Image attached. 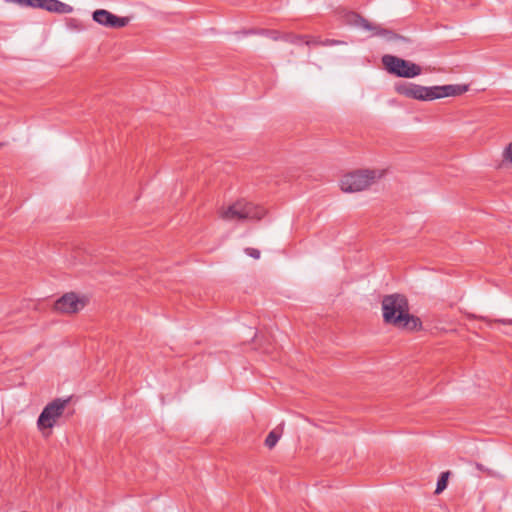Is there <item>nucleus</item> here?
<instances>
[{"mask_svg":"<svg viewBox=\"0 0 512 512\" xmlns=\"http://www.w3.org/2000/svg\"><path fill=\"white\" fill-rule=\"evenodd\" d=\"M395 90L398 94L411 99L432 101L435 99L462 95L468 91V86L448 84L428 87L414 83H397L395 85Z\"/></svg>","mask_w":512,"mask_h":512,"instance_id":"1","label":"nucleus"},{"mask_svg":"<svg viewBox=\"0 0 512 512\" xmlns=\"http://www.w3.org/2000/svg\"><path fill=\"white\" fill-rule=\"evenodd\" d=\"M382 309L384 321L388 324L409 331L417 330L421 326L420 320L409 314L408 302L403 295L385 296L382 301Z\"/></svg>","mask_w":512,"mask_h":512,"instance_id":"2","label":"nucleus"},{"mask_svg":"<svg viewBox=\"0 0 512 512\" xmlns=\"http://www.w3.org/2000/svg\"><path fill=\"white\" fill-rule=\"evenodd\" d=\"M449 475H450V473L448 471L443 472L440 475V477L437 481V486H436V490H435L436 494H440L442 491H444L446 489Z\"/></svg>","mask_w":512,"mask_h":512,"instance_id":"11","label":"nucleus"},{"mask_svg":"<svg viewBox=\"0 0 512 512\" xmlns=\"http://www.w3.org/2000/svg\"><path fill=\"white\" fill-rule=\"evenodd\" d=\"M245 252L254 259H258L260 257V251L255 248H246Z\"/></svg>","mask_w":512,"mask_h":512,"instance_id":"13","label":"nucleus"},{"mask_svg":"<svg viewBox=\"0 0 512 512\" xmlns=\"http://www.w3.org/2000/svg\"><path fill=\"white\" fill-rule=\"evenodd\" d=\"M503 159L512 164V142L503 151Z\"/></svg>","mask_w":512,"mask_h":512,"instance_id":"12","label":"nucleus"},{"mask_svg":"<svg viewBox=\"0 0 512 512\" xmlns=\"http://www.w3.org/2000/svg\"><path fill=\"white\" fill-rule=\"evenodd\" d=\"M68 402L69 399L58 398L47 404L37 420L38 428L40 430L53 428L62 416Z\"/></svg>","mask_w":512,"mask_h":512,"instance_id":"6","label":"nucleus"},{"mask_svg":"<svg viewBox=\"0 0 512 512\" xmlns=\"http://www.w3.org/2000/svg\"><path fill=\"white\" fill-rule=\"evenodd\" d=\"M347 21L354 26L360 27L367 31H371L372 35H380L386 37L389 40L394 39L396 37V35L391 31L381 28L380 26L369 22L367 19L361 17L357 13H350L347 16Z\"/></svg>","mask_w":512,"mask_h":512,"instance_id":"9","label":"nucleus"},{"mask_svg":"<svg viewBox=\"0 0 512 512\" xmlns=\"http://www.w3.org/2000/svg\"><path fill=\"white\" fill-rule=\"evenodd\" d=\"M92 19L99 25L111 29L123 28L130 22L129 17H120L105 9L95 10Z\"/></svg>","mask_w":512,"mask_h":512,"instance_id":"8","label":"nucleus"},{"mask_svg":"<svg viewBox=\"0 0 512 512\" xmlns=\"http://www.w3.org/2000/svg\"><path fill=\"white\" fill-rule=\"evenodd\" d=\"M496 322H499L502 324H512V320H506V319L496 320Z\"/></svg>","mask_w":512,"mask_h":512,"instance_id":"14","label":"nucleus"},{"mask_svg":"<svg viewBox=\"0 0 512 512\" xmlns=\"http://www.w3.org/2000/svg\"><path fill=\"white\" fill-rule=\"evenodd\" d=\"M476 468L480 471H484V467L481 464H476Z\"/></svg>","mask_w":512,"mask_h":512,"instance_id":"15","label":"nucleus"},{"mask_svg":"<svg viewBox=\"0 0 512 512\" xmlns=\"http://www.w3.org/2000/svg\"><path fill=\"white\" fill-rule=\"evenodd\" d=\"M281 435H282V427L275 428L266 437L265 445L270 449L273 448L277 444Z\"/></svg>","mask_w":512,"mask_h":512,"instance_id":"10","label":"nucleus"},{"mask_svg":"<svg viewBox=\"0 0 512 512\" xmlns=\"http://www.w3.org/2000/svg\"><path fill=\"white\" fill-rule=\"evenodd\" d=\"M382 63L390 74L396 75L397 77L414 78L422 73V69L419 65L393 55H384L382 57Z\"/></svg>","mask_w":512,"mask_h":512,"instance_id":"5","label":"nucleus"},{"mask_svg":"<svg viewBox=\"0 0 512 512\" xmlns=\"http://www.w3.org/2000/svg\"><path fill=\"white\" fill-rule=\"evenodd\" d=\"M383 176L379 170H358L344 175L340 180V188L345 193L360 192L370 187Z\"/></svg>","mask_w":512,"mask_h":512,"instance_id":"4","label":"nucleus"},{"mask_svg":"<svg viewBox=\"0 0 512 512\" xmlns=\"http://www.w3.org/2000/svg\"><path fill=\"white\" fill-rule=\"evenodd\" d=\"M266 214V210L245 199H239L227 206L218 209V216L228 222H242L260 220Z\"/></svg>","mask_w":512,"mask_h":512,"instance_id":"3","label":"nucleus"},{"mask_svg":"<svg viewBox=\"0 0 512 512\" xmlns=\"http://www.w3.org/2000/svg\"><path fill=\"white\" fill-rule=\"evenodd\" d=\"M86 303V297L78 296L77 294L71 292L63 295L60 299H58L54 307L56 311L72 314L82 310L86 306Z\"/></svg>","mask_w":512,"mask_h":512,"instance_id":"7","label":"nucleus"}]
</instances>
